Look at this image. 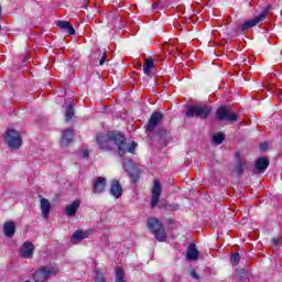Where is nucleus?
Instances as JSON below:
<instances>
[{"mask_svg":"<svg viewBox=\"0 0 282 282\" xmlns=\"http://www.w3.org/2000/svg\"><path fill=\"white\" fill-rule=\"evenodd\" d=\"M97 144L101 151H113L117 148L120 158H124L127 153H135V141H127L124 135L116 131H109L107 134L97 135Z\"/></svg>","mask_w":282,"mask_h":282,"instance_id":"obj_1","label":"nucleus"},{"mask_svg":"<svg viewBox=\"0 0 282 282\" xmlns=\"http://www.w3.org/2000/svg\"><path fill=\"white\" fill-rule=\"evenodd\" d=\"M148 228L155 235V239L160 242L166 241V231L164 230V226L156 218H150L148 220Z\"/></svg>","mask_w":282,"mask_h":282,"instance_id":"obj_2","label":"nucleus"},{"mask_svg":"<svg viewBox=\"0 0 282 282\" xmlns=\"http://www.w3.org/2000/svg\"><path fill=\"white\" fill-rule=\"evenodd\" d=\"M4 140L8 147H10V149H13V151L21 149V144H23V139H21V132L14 129L7 130Z\"/></svg>","mask_w":282,"mask_h":282,"instance_id":"obj_3","label":"nucleus"},{"mask_svg":"<svg viewBox=\"0 0 282 282\" xmlns=\"http://www.w3.org/2000/svg\"><path fill=\"white\" fill-rule=\"evenodd\" d=\"M210 107L208 106H191L185 112L186 118L205 119L210 116Z\"/></svg>","mask_w":282,"mask_h":282,"instance_id":"obj_4","label":"nucleus"},{"mask_svg":"<svg viewBox=\"0 0 282 282\" xmlns=\"http://www.w3.org/2000/svg\"><path fill=\"white\" fill-rule=\"evenodd\" d=\"M58 274V268L53 267V268H45L42 267L37 271L33 273V281L35 282H45L50 276H54Z\"/></svg>","mask_w":282,"mask_h":282,"instance_id":"obj_5","label":"nucleus"},{"mask_svg":"<svg viewBox=\"0 0 282 282\" xmlns=\"http://www.w3.org/2000/svg\"><path fill=\"white\" fill-rule=\"evenodd\" d=\"M216 120H219L220 122H224L225 120L227 122H237L238 117L237 113L231 112L226 106H221L216 111Z\"/></svg>","mask_w":282,"mask_h":282,"instance_id":"obj_6","label":"nucleus"},{"mask_svg":"<svg viewBox=\"0 0 282 282\" xmlns=\"http://www.w3.org/2000/svg\"><path fill=\"white\" fill-rule=\"evenodd\" d=\"M268 12H270V9L267 8L264 9L261 14H259L258 17L246 21L242 25H241V30L242 32H246V30H250V28H254L256 25H259V23H261V21H263L265 19V17H268Z\"/></svg>","mask_w":282,"mask_h":282,"instance_id":"obj_7","label":"nucleus"},{"mask_svg":"<svg viewBox=\"0 0 282 282\" xmlns=\"http://www.w3.org/2000/svg\"><path fill=\"white\" fill-rule=\"evenodd\" d=\"M107 188V178L98 176L93 181V193L95 195H102Z\"/></svg>","mask_w":282,"mask_h":282,"instance_id":"obj_8","label":"nucleus"},{"mask_svg":"<svg viewBox=\"0 0 282 282\" xmlns=\"http://www.w3.org/2000/svg\"><path fill=\"white\" fill-rule=\"evenodd\" d=\"M160 195H162V184H160L159 181H154L150 203L151 208H155V206H158V204L160 203Z\"/></svg>","mask_w":282,"mask_h":282,"instance_id":"obj_9","label":"nucleus"},{"mask_svg":"<svg viewBox=\"0 0 282 282\" xmlns=\"http://www.w3.org/2000/svg\"><path fill=\"white\" fill-rule=\"evenodd\" d=\"M20 257L23 259H32L34 257V245L25 241L20 248Z\"/></svg>","mask_w":282,"mask_h":282,"instance_id":"obj_10","label":"nucleus"},{"mask_svg":"<svg viewBox=\"0 0 282 282\" xmlns=\"http://www.w3.org/2000/svg\"><path fill=\"white\" fill-rule=\"evenodd\" d=\"M110 195L115 197V199H120L122 197V185H120V181L112 180L110 183Z\"/></svg>","mask_w":282,"mask_h":282,"instance_id":"obj_11","label":"nucleus"},{"mask_svg":"<svg viewBox=\"0 0 282 282\" xmlns=\"http://www.w3.org/2000/svg\"><path fill=\"white\" fill-rule=\"evenodd\" d=\"M186 259L187 261H197V259H199V251L197 250V246L193 242L187 247Z\"/></svg>","mask_w":282,"mask_h":282,"instance_id":"obj_12","label":"nucleus"},{"mask_svg":"<svg viewBox=\"0 0 282 282\" xmlns=\"http://www.w3.org/2000/svg\"><path fill=\"white\" fill-rule=\"evenodd\" d=\"M74 142V130L66 129L63 132L62 140H61V147H69Z\"/></svg>","mask_w":282,"mask_h":282,"instance_id":"obj_13","label":"nucleus"},{"mask_svg":"<svg viewBox=\"0 0 282 282\" xmlns=\"http://www.w3.org/2000/svg\"><path fill=\"white\" fill-rule=\"evenodd\" d=\"M161 120H162V113L154 112L149 120V123L147 126V131H153V129H155L160 124Z\"/></svg>","mask_w":282,"mask_h":282,"instance_id":"obj_14","label":"nucleus"},{"mask_svg":"<svg viewBox=\"0 0 282 282\" xmlns=\"http://www.w3.org/2000/svg\"><path fill=\"white\" fill-rule=\"evenodd\" d=\"M156 65L155 62L153 61V57H148L145 58V62L143 64V74L145 76H153V69H155Z\"/></svg>","mask_w":282,"mask_h":282,"instance_id":"obj_15","label":"nucleus"},{"mask_svg":"<svg viewBox=\"0 0 282 282\" xmlns=\"http://www.w3.org/2000/svg\"><path fill=\"white\" fill-rule=\"evenodd\" d=\"M78 208H80V200H75L70 205H67L65 208L67 217H75Z\"/></svg>","mask_w":282,"mask_h":282,"instance_id":"obj_16","label":"nucleus"},{"mask_svg":"<svg viewBox=\"0 0 282 282\" xmlns=\"http://www.w3.org/2000/svg\"><path fill=\"white\" fill-rule=\"evenodd\" d=\"M3 232L6 237H9V238L14 237V232H17V226L14 225V221L10 220L4 223Z\"/></svg>","mask_w":282,"mask_h":282,"instance_id":"obj_17","label":"nucleus"},{"mask_svg":"<svg viewBox=\"0 0 282 282\" xmlns=\"http://www.w3.org/2000/svg\"><path fill=\"white\" fill-rule=\"evenodd\" d=\"M40 206H41V210L44 219H47V217H50V210L52 208V204L47 200V198H42Z\"/></svg>","mask_w":282,"mask_h":282,"instance_id":"obj_18","label":"nucleus"},{"mask_svg":"<svg viewBox=\"0 0 282 282\" xmlns=\"http://www.w3.org/2000/svg\"><path fill=\"white\" fill-rule=\"evenodd\" d=\"M268 166H270V161H268V159H265V158H260L256 162V169L260 173H264V171L268 169Z\"/></svg>","mask_w":282,"mask_h":282,"instance_id":"obj_19","label":"nucleus"},{"mask_svg":"<svg viewBox=\"0 0 282 282\" xmlns=\"http://www.w3.org/2000/svg\"><path fill=\"white\" fill-rule=\"evenodd\" d=\"M89 235H91V231H89V230H86V231L76 230L73 234V239H74V241H83V239H87V237H89Z\"/></svg>","mask_w":282,"mask_h":282,"instance_id":"obj_20","label":"nucleus"},{"mask_svg":"<svg viewBox=\"0 0 282 282\" xmlns=\"http://www.w3.org/2000/svg\"><path fill=\"white\" fill-rule=\"evenodd\" d=\"M74 101H69L68 106L66 108V113H65V120L66 122H69V120H72V118H74Z\"/></svg>","mask_w":282,"mask_h":282,"instance_id":"obj_21","label":"nucleus"},{"mask_svg":"<svg viewBox=\"0 0 282 282\" xmlns=\"http://www.w3.org/2000/svg\"><path fill=\"white\" fill-rule=\"evenodd\" d=\"M246 169H248V163H246L243 161H238L236 163L235 171H236L237 175H242V173H243V171H246Z\"/></svg>","mask_w":282,"mask_h":282,"instance_id":"obj_22","label":"nucleus"},{"mask_svg":"<svg viewBox=\"0 0 282 282\" xmlns=\"http://www.w3.org/2000/svg\"><path fill=\"white\" fill-rule=\"evenodd\" d=\"M159 208H164V210H180V205L177 204H169V203H161Z\"/></svg>","mask_w":282,"mask_h":282,"instance_id":"obj_23","label":"nucleus"},{"mask_svg":"<svg viewBox=\"0 0 282 282\" xmlns=\"http://www.w3.org/2000/svg\"><path fill=\"white\" fill-rule=\"evenodd\" d=\"M224 140H226V137L221 132H216L213 135V142H215V144H221Z\"/></svg>","mask_w":282,"mask_h":282,"instance_id":"obj_24","label":"nucleus"},{"mask_svg":"<svg viewBox=\"0 0 282 282\" xmlns=\"http://www.w3.org/2000/svg\"><path fill=\"white\" fill-rule=\"evenodd\" d=\"M95 282H107V278H105V274L102 273V271L98 269H96Z\"/></svg>","mask_w":282,"mask_h":282,"instance_id":"obj_25","label":"nucleus"},{"mask_svg":"<svg viewBox=\"0 0 282 282\" xmlns=\"http://www.w3.org/2000/svg\"><path fill=\"white\" fill-rule=\"evenodd\" d=\"M239 261H241V256L239 253H234L231 256V262L234 263V265L239 264Z\"/></svg>","mask_w":282,"mask_h":282,"instance_id":"obj_26","label":"nucleus"},{"mask_svg":"<svg viewBox=\"0 0 282 282\" xmlns=\"http://www.w3.org/2000/svg\"><path fill=\"white\" fill-rule=\"evenodd\" d=\"M69 26V22L67 21H58L57 22V28H61V30H67V28Z\"/></svg>","mask_w":282,"mask_h":282,"instance_id":"obj_27","label":"nucleus"},{"mask_svg":"<svg viewBox=\"0 0 282 282\" xmlns=\"http://www.w3.org/2000/svg\"><path fill=\"white\" fill-rule=\"evenodd\" d=\"M123 169L127 171V173H129L130 177H133V180H135V177H138V175L131 173V169L127 165L126 162H123Z\"/></svg>","mask_w":282,"mask_h":282,"instance_id":"obj_28","label":"nucleus"},{"mask_svg":"<svg viewBox=\"0 0 282 282\" xmlns=\"http://www.w3.org/2000/svg\"><path fill=\"white\" fill-rule=\"evenodd\" d=\"M66 33H68L70 36L76 34V30L74 29V26H72L70 24H68L67 29L65 30Z\"/></svg>","mask_w":282,"mask_h":282,"instance_id":"obj_29","label":"nucleus"},{"mask_svg":"<svg viewBox=\"0 0 282 282\" xmlns=\"http://www.w3.org/2000/svg\"><path fill=\"white\" fill-rule=\"evenodd\" d=\"M107 62V55L104 53L102 57L99 59V65H105Z\"/></svg>","mask_w":282,"mask_h":282,"instance_id":"obj_30","label":"nucleus"},{"mask_svg":"<svg viewBox=\"0 0 282 282\" xmlns=\"http://www.w3.org/2000/svg\"><path fill=\"white\" fill-rule=\"evenodd\" d=\"M268 149V143L260 144V151H265Z\"/></svg>","mask_w":282,"mask_h":282,"instance_id":"obj_31","label":"nucleus"},{"mask_svg":"<svg viewBox=\"0 0 282 282\" xmlns=\"http://www.w3.org/2000/svg\"><path fill=\"white\" fill-rule=\"evenodd\" d=\"M191 275L193 276V279H199L197 273H195V270H192Z\"/></svg>","mask_w":282,"mask_h":282,"instance_id":"obj_32","label":"nucleus"},{"mask_svg":"<svg viewBox=\"0 0 282 282\" xmlns=\"http://www.w3.org/2000/svg\"><path fill=\"white\" fill-rule=\"evenodd\" d=\"M83 155H84V158H89V151L85 150V151L83 152Z\"/></svg>","mask_w":282,"mask_h":282,"instance_id":"obj_33","label":"nucleus"},{"mask_svg":"<svg viewBox=\"0 0 282 282\" xmlns=\"http://www.w3.org/2000/svg\"><path fill=\"white\" fill-rule=\"evenodd\" d=\"M275 245H279V238L273 240Z\"/></svg>","mask_w":282,"mask_h":282,"instance_id":"obj_34","label":"nucleus"},{"mask_svg":"<svg viewBox=\"0 0 282 282\" xmlns=\"http://www.w3.org/2000/svg\"><path fill=\"white\" fill-rule=\"evenodd\" d=\"M25 61H26V58L24 57V58L22 59V63H25Z\"/></svg>","mask_w":282,"mask_h":282,"instance_id":"obj_35","label":"nucleus"},{"mask_svg":"<svg viewBox=\"0 0 282 282\" xmlns=\"http://www.w3.org/2000/svg\"><path fill=\"white\" fill-rule=\"evenodd\" d=\"M153 8H155V4H153Z\"/></svg>","mask_w":282,"mask_h":282,"instance_id":"obj_36","label":"nucleus"},{"mask_svg":"<svg viewBox=\"0 0 282 282\" xmlns=\"http://www.w3.org/2000/svg\"><path fill=\"white\" fill-rule=\"evenodd\" d=\"M0 30H1V25H0Z\"/></svg>","mask_w":282,"mask_h":282,"instance_id":"obj_37","label":"nucleus"}]
</instances>
